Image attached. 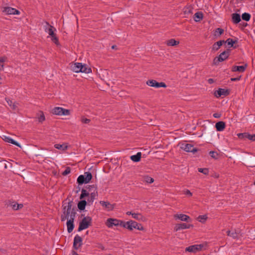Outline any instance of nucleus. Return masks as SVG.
<instances>
[{
  "label": "nucleus",
  "instance_id": "f257e3e1",
  "mask_svg": "<svg viewBox=\"0 0 255 255\" xmlns=\"http://www.w3.org/2000/svg\"><path fill=\"white\" fill-rule=\"evenodd\" d=\"M72 201L68 202L67 205H65L66 203H64L63 205V214L61 215V219L62 221H64L68 220L69 218H71L72 213L74 212L75 216H76V212L74 208L72 209Z\"/></svg>",
  "mask_w": 255,
  "mask_h": 255
},
{
  "label": "nucleus",
  "instance_id": "f03ea898",
  "mask_svg": "<svg viewBox=\"0 0 255 255\" xmlns=\"http://www.w3.org/2000/svg\"><path fill=\"white\" fill-rule=\"evenodd\" d=\"M120 226L129 230V231H132L133 229H135L139 231H142L144 230L141 224H138L136 222L132 220L121 222Z\"/></svg>",
  "mask_w": 255,
  "mask_h": 255
},
{
  "label": "nucleus",
  "instance_id": "7ed1b4c3",
  "mask_svg": "<svg viewBox=\"0 0 255 255\" xmlns=\"http://www.w3.org/2000/svg\"><path fill=\"white\" fill-rule=\"evenodd\" d=\"M92 220V218L90 216L84 217L79 223L78 231L81 232L89 228L91 225Z\"/></svg>",
  "mask_w": 255,
  "mask_h": 255
},
{
  "label": "nucleus",
  "instance_id": "20e7f679",
  "mask_svg": "<svg viewBox=\"0 0 255 255\" xmlns=\"http://www.w3.org/2000/svg\"><path fill=\"white\" fill-rule=\"evenodd\" d=\"M229 49L222 52L218 56L215 57L213 61V64L218 65L219 62H221L227 59L230 55Z\"/></svg>",
  "mask_w": 255,
  "mask_h": 255
},
{
  "label": "nucleus",
  "instance_id": "39448f33",
  "mask_svg": "<svg viewBox=\"0 0 255 255\" xmlns=\"http://www.w3.org/2000/svg\"><path fill=\"white\" fill-rule=\"evenodd\" d=\"M146 84L150 87L158 88L160 87L166 88V85L164 82H158L155 80H149L146 81Z\"/></svg>",
  "mask_w": 255,
  "mask_h": 255
},
{
  "label": "nucleus",
  "instance_id": "423d86ee",
  "mask_svg": "<svg viewBox=\"0 0 255 255\" xmlns=\"http://www.w3.org/2000/svg\"><path fill=\"white\" fill-rule=\"evenodd\" d=\"M75 220V214L74 212L72 213L71 216V218L69 220H67V231L69 233H70L72 232L74 228V221Z\"/></svg>",
  "mask_w": 255,
  "mask_h": 255
},
{
  "label": "nucleus",
  "instance_id": "0eeeda50",
  "mask_svg": "<svg viewBox=\"0 0 255 255\" xmlns=\"http://www.w3.org/2000/svg\"><path fill=\"white\" fill-rule=\"evenodd\" d=\"M203 247L204 246L202 244L192 245L187 247L185 249V251L192 253H196L198 251H201Z\"/></svg>",
  "mask_w": 255,
  "mask_h": 255
},
{
  "label": "nucleus",
  "instance_id": "6e6552de",
  "mask_svg": "<svg viewBox=\"0 0 255 255\" xmlns=\"http://www.w3.org/2000/svg\"><path fill=\"white\" fill-rule=\"evenodd\" d=\"M181 148L186 152L195 153L198 149L194 147L193 145L188 143H184L181 145Z\"/></svg>",
  "mask_w": 255,
  "mask_h": 255
},
{
  "label": "nucleus",
  "instance_id": "1a4fd4ad",
  "mask_svg": "<svg viewBox=\"0 0 255 255\" xmlns=\"http://www.w3.org/2000/svg\"><path fill=\"white\" fill-rule=\"evenodd\" d=\"M121 222H124L116 219L109 218L107 220L106 225L109 228H111L114 226H120Z\"/></svg>",
  "mask_w": 255,
  "mask_h": 255
},
{
  "label": "nucleus",
  "instance_id": "9d476101",
  "mask_svg": "<svg viewBox=\"0 0 255 255\" xmlns=\"http://www.w3.org/2000/svg\"><path fill=\"white\" fill-rule=\"evenodd\" d=\"M82 245V239L78 235H76L74 239L73 248L77 250Z\"/></svg>",
  "mask_w": 255,
  "mask_h": 255
},
{
  "label": "nucleus",
  "instance_id": "9b49d317",
  "mask_svg": "<svg viewBox=\"0 0 255 255\" xmlns=\"http://www.w3.org/2000/svg\"><path fill=\"white\" fill-rule=\"evenodd\" d=\"M229 94V90L222 88H219L218 90L216 91L214 93L215 96L217 98L220 97L222 96H227Z\"/></svg>",
  "mask_w": 255,
  "mask_h": 255
},
{
  "label": "nucleus",
  "instance_id": "f8f14e48",
  "mask_svg": "<svg viewBox=\"0 0 255 255\" xmlns=\"http://www.w3.org/2000/svg\"><path fill=\"white\" fill-rule=\"evenodd\" d=\"M2 12L7 14H18L19 11L15 8L11 7H4L3 8Z\"/></svg>",
  "mask_w": 255,
  "mask_h": 255
},
{
  "label": "nucleus",
  "instance_id": "ddd939ff",
  "mask_svg": "<svg viewBox=\"0 0 255 255\" xmlns=\"http://www.w3.org/2000/svg\"><path fill=\"white\" fill-rule=\"evenodd\" d=\"M100 204L108 211L113 210L115 207L114 204H112L109 202L104 201H101Z\"/></svg>",
  "mask_w": 255,
  "mask_h": 255
},
{
  "label": "nucleus",
  "instance_id": "4468645a",
  "mask_svg": "<svg viewBox=\"0 0 255 255\" xmlns=\"http://www.w3.org/2000/svg\"><path fill=\"white\" fill-rule=\"evenodd\" d=\"M193 225L190 224H187L186 223H181L177 224L174 228L176 231L180 230L181 229H189L192 227Z\"/></svg>",
  "mask_w": 255,
  "mask_h": 255
},
{
  "label": "nucleus",
  "instance_id": "2eb2a0df",
  "mask_svg": "<svg viewBox=\"0 0 255 255\" xmlns=\"http://www.w3.org/2000/svg\"><path fill=\"white\" fill-rule=\"evenodd\" d=\"M82 68V63L76 62L71 66V69L73 72L76 73L80 72L81 69Z\"/></svg>",
  "mask_w": 255,
  "mask_h": 255
},
{
  "label": "nucleus",
  "instance_id": "dca6fc26",
  "mask_svg": "<svg viewBox=\"0 0 255 255\" xmlns=\"http://www.w3.org/2000/svg\"><path fill=\"white\" fill-rule=\"evenodd\" d=\"M247 67V64H246L243 66H233L232 68V71L233 72H244Z\"/></svg>",
  "mask_w": 255,
  "mask_h": 255
},
{
  "label": "nucleus",
  "instance_id": "f3484780",
  "mask_svg": "<svg viewBox=\"0 0 255 255\" xmlns=\"http://www.w3.org/2000/svg\"><path fill=\"white\" fill-rule=\"evenodd\" d=\"M224 43H225V41L224 40L214 43L212 46V50L214 51H217Z\"/></svg>",
  "mask_w": 255,
  "mask_h": 255
},
{
  "label": "nucleus",
  "instance_id": "a211bd4d",
  "mask_svg": "<svg viewBox=\"0 0 255 255\" xmlns=\"http://www.w3.org/2000/svg\"><path fill=\"white\" fill-rule=\"evenodd\" d=\"M174 218L179 219L182 221L188 222V220L190 219V217L185 214H175L174 215Z\"/></svg>",
  "mask_w": 255,
  "mask_h": 255
},
{
  "label": "nucleus",
  "instance_id": "6ab92c4d",
  "mask_svg": "<svg viewBox=\"0 0 255 255\" xmlns=\"http://www.w3.org/2000/svg\"><path fill=\"white\" fill-rule=\"evenodd\" d=\"M225 123L223 121L217 122L215 125L216 130L218 131H223L225 129Z\"/></svg>",
  "mask_w": 255,
  "mask_h": 255
},
{
  "label": "nucleus",
  "instance_id": "aec40b11",
  "mask_svg": "<svg viewBox=\"0 0 255 255\" xmlns=\"http://www.w3.org/2000/svg\"><path fill=\"white\" fill-rule=\"evenodd\" d=\"M90 196L87 199V204H92L96 197L98 196V192H91L90 194Z\"/></svg>",
  "mask_w": 255,
  "mask_h": 255
},
{
  "label": "nucleus",
  "instance_id": "412c9836",
  "mask_svg": "<svg viewBox=\"0 0 255 255\" xmlns=\"http://www.w3.org/2000/svg\"><path fill=\"white\" fill-rule=\"evenodd\" d=\"M3 139L6 142L13 144L14 145H15L18 146V147H20V145L19 144V143H18L17 141H15L14 139H13L12 138H11L10 137L4 136Z\"/></svg>",
  "mask_w": 255,
  "mask_h": 255
},
{
  "label": "nucleus",
  "instance_id": "4be33fe9",
  "mask_svg": "<svg viewBox=\"0 0 255 255\" xmlns=\"http://www.w3.org/2000/svg\"><path fill=\"white\" fill-rule=\"evenodd\" d=\"M232 18L233 22L235 24L239 23L241 20L240 15L237 13L232 14Z\"/></svg>",
  "mask_w": 255,
  "mask_h": 255
},
{
  "label": "nucleus",
  "instance_id": "5701e85b",
  "mask_svg": "<svg viewBox=\"0 0 255 255\" xmlns=\"http://www.w3.org/2000/svg\"><path fill=\"white\" fill-rule=\"evenodd\" d=\"M87 202L85 200H81L80 201L78 202L77 206L80 210L83 211L85 210V207L87 205Z\"/></svg>",
  "mask_w": 255,
  "mask_h": 255
},
{
  "label": "nucleus",
  "instance_id": "b1692460",
  "mask_svg": "<svg viewBox=\"0 0 255 255\" xmlns=\"http://www.w3.org/2000/svg\"><path fill=\"white\" fill-rule=\"evenodd\" d=\"M141 157V153L139 152H137L135 155H133L130 156V159L135 162H139Z\"/></svg>",
  "mask_w": 255,
  "mask_h": 255
},
{
  "label": "nucleus",
  "instance_id": "393cba45",
  "mask_svg": "<svg viewBox=\"0 0 255 255\" xmlns=\"http://www.w3.org/2000/svg\"><path fill=\"white\" fill-rule=\"evenodd\" d=\"M238 42V38H236L235 40H234L232 38H228L226 41H225V43H227L228 45H230L231 47H233L234 48H236L237 47L236 46H234V44L237 43Z\"/></svg>",
  "mask_w": 255,
  "mask_h": 255
},
{
  "label": "nucleus",
  "instance_id": "a878e982",
  "mask_svg": "<svg viewBox=\"0 0 255 255\" xmlns=\"http://www.w3.org/2000/svg\"><path fill=\"white\" fill-rule=\"evenodd\" d=\"M86 188L88 189V192H89V194L91 192H97V187L96 185L93 184V185H88L86 186Z\"/></svg>",
  "mask_w": 255,
  "mask_h": 255
},
{
  "label": "nucleus",
  "instance_id": "bb28decb",
  "mask_svg": "<svg viewBox=\"0 0 255 255\" xmlns=\"http://www.w3.org/2000/svg\"><path fill=\"white\" fill-rule=\"evenodd\" d=\"M203 13L201 11L197 12L194 14V20L195 21H200L201 20L203 19Z\"/></svg>",
  "mask_w": 255,
  "mask_h": 255
},
{
  "label": "nucleus",
  "instance_id": "cd10ccee",
  "mask_svg": "<svg viewBox=\"0 0 255 255\" xmlns=\"http://www.w3.org/2000/svg\"><path fill=\"white\" fill-rule=\"evenodd\" d=\"M91 69L86 64H82V68L81 69L80 72L88 74L91 73Z\"/></svg>",
  "mask_w": 255,
  "mask_h": 255
},
{
  "label": "nucleus",
  "instance_id": "c85d7f7f",
  "mask_svg": "<svg viewBox=\"0 0 255 255\" xmlns=\"http://www.w3.org/2000/svg\"><path fill=\"white\" fill-rule=\"evenodd\" d=\"M84 175H80L77 178V182L79 185H82L84 183H87L86 180Z\"/></svg>",
  "mask_w": 255,
  "mask_h": 255
},
{
  "label": "nucleus",
  "instance_id": "c756f323",
  "mask_svg": "<svg viewBox=\"0 0 255 255\" xmlns=\"http://www.w3.org/2000/svg\"><path fill=\"white\" fill-rule=\"evenodd\" d=\"M63 110V108L61 107H55L52 110V113L56 115H59V116H62V111Z\"/></svg>",
  "mask_w": 255,
  "mask_h": 255
},
{
  "label": "nucleus",
  "instance_id": "7c9ffc66",
  "mask_svg": "<svg viewBox=\"0 0 255 255\" xmlns=\"http://www.w3.org/2000/svg\"><path fill=\"white\" fill-rule=\"evenodd\" d=\"M179 43L178 41L175 40L174 39H171L166 41V44L168 46H176Z\"/></svg>",
  "mask_w": 255,
  "mask_h": 255
},
{
  "label": "nucleus",
  "instance_id": "2f4dec72",
  "mask_svg": "<svg viewBox=\"0 0 255 255\" xmlns=\"http://www.w3.org/2000/svg\"><path fill=\"white\" fill-rule=\"evenodd\" d=\"M6 205L7 207H11L14 210H17V209L16 208L17 203L15 201L8 200L6 203Z\"/></svg>",
  "mask_w": 255,
  "mask_h": 255
},
{
  "label": "nucleus",
  "instance_id": "473e14b6",
  "mask_svg": "<svg viewBox=\"0 0 255 255\" xmlns=\"http://www.w3.org/2000/svg\"><path fill=\"white\" fill-rule=\"evenodd\" d=\"M132 217L138 221H143L144 219V217L140 213H133L132 214Z\"/></svg>",
  "mask_w": 255,
  "mask_h": 255
},
{
  "label": "nucleus",
  "instance_id": "72a5a7b5",
  "mask_svg": "<svg viewBox=\"0 0 255 255\" xmlns=\"http://www.w3.org/2000/svg\"><path fill=\"white\" fill-rule=\"evenodd\" d=\"M90 195L89 192L86 189H82L81 190V194L80 196V199L83 200L85 197L88 196Z\"/></svg>",
  "mask_w": 255,
  "mask_h": 255
},
{
  "label": "nucleus",
  "instance_id": "f704fd0d",
  "mask_svg": "<svg viewBox=\"0 0 255 255\" xmlns=\"http://www.w3.org/2000/svg\"><path fill=\"white\" fill-rule=\"evenodd\" d=\"M54 147L56 149L61 150L63 151L67 149V145L66 144H56L54 145Z\"/></svg>",
  "mask_w": 255,
  "mask_h": 255
},
{
  "label": "nucleus",
  "instance_id": "c9c22d12",
  "mask_svg": "<svg viewBox=\"0 0 255 255\" xmlns=\"http://www.w3.org/2000/svg\"><path fill=\"white\" fill-rule=\"evenodd\" d=\"M51 36V40L57 45L59 44L58 38L56 36V34L53 32V35H49Z\"/></svg>",
  "mask_w": 255,
  "mask_h": 255
},
{
  "label": "nucleus",
  "instance_id": "e433bc0d",
  "mask_svg": "<svg viewBox=\"0 0 255 255\" xmlns=\"http://www.w3.org/2000/svg\"><path fill=\"white\" fill-rule=\"evenodd\" d=\"M227 234L228 236L231 237L234 239L238 238V234L236 231L231 232V231L229 230L227 232Z\"/></svg>",
  "mask_w": 255,
  "mask_h": 255
},
{
  "label": "nucleus",
  "instance_id": "4c0bfd02",
  "mask_svg": "<svg viewBox=\"0 0 255 255\" xmlns=\"http://www.w3.org/2000/svg\"><path fill=\"white\" fill-rule=\"evenodd\" d=\"M224 32V29L221 28H216L215 30L214 35L216 37L220 36Z\"/></svg>",
  "mask_w": 255,
  "mask_h": 255
},
{
  "label": "nucleus",
  "instance_id": "58836bf2",
  "mask_svg": "<svg viewBox=\"0 0 255 255\" xmlns=\"http://www.w3.org/2000/svg\"><path fill=\"white\" fill-rule=\"evenodd\" d=\"M193 8L191 5L186 6L184 8V12L185 14H189L192 13Z\"/></svg>",
  "mask_w": 255,
  "mask_h": 255
},
{
  "label": "nucleus",
  "instance_id": "ea45409f",
  "mask_svg": "<svg viewBox=\"0 0 255 255\" xmlns=\"http://www.w3.org/2000/svg\"><path fill=\"white\" fill-rule=\"evenodd\" d=\"M84 175L85 176V177L86 180V182L87 183H89L92 178V175L91 173L90 172H85Z\"/></svg>",
  "mask_w": 255,
  "mask_h": 255
},
{
  "label": "nucleus",
  "instance_id": "a19ab883",
  "mask_svg": "<svg viewBox=\"0 0 255 255\" xmlns=\"http://www.w3.org/2000/svg\"><path fill=\"white\" fill-rule=\"evenodd\" d=\"M251 14L247 12H244L242 15V19L246 21H249L251 18Z\"/></svg>",
  "mask_w": 255,
  "mask_h": 255
},
{
  "label": "nucleus",
  "instance_id": "79ce46f5",
  "mask_svg": "<svg viewBox=\"0 0 255 255\" xmlns=\"http://www.w3.org/2000/svg\"><path fill=\"white\" fill-rule=\"evenodd\" d=\"M56 30V28L51 25L48 28H47L46 30H45V31L46 32H47L49 34V35H53V32H54Z\"/></svg>",
  "mask_w": 255,
  "mask_h": 255
},
{
  "label": "nucleus",
  "instance_id": "37998d69",
  "mask_svg": "<svg viewBox=\"0 0 255 255\" xmlns=\"http://www.w3.org/2000/svg\"><path fill=\"white\" fill-rule=\"evenodd\" d=\"M6 162L5 160H0V168L4 169L7 168Z\"/></svg>",
  "mask_w": 255,
  "mask_h": 255
},
{
  "label": "nucleus",
  "instance_id": "c03bdc74",
  "mask_svg": "<svg viewBox=\"0 0 255 255\" xmlns=\"http://www.w3.org/2000/svg\"><path fill=\"white\" fill-rule=\"evenodd\" d=\"M144 180L147 183H152L154 182V179L148 176H145L144 177Z\"/></svg>",
  "mask_w": 255,
  "mask_h": 255
},
{
  "label": "nucleus",
  "instance_id": "a18cd8bd",
  "mask_svg": "<svg viewBox=\"0 0 255 255\" xmlns=\"http://www.w3.org/2000/svg\"><path fill=\"white\" fill-rule=\"evenodd\" d=\"M38 120L39 123H42L45 121V118L44 114L42 112H40V115L38 116Z\"/></svg>",
  "mask_w": 255,
  "mask_h": 255
},
{
  "label": "nucleus",
  "instance_id": "49530a36",
  "mask_svg": "<svg viewBox=\"0 0 255 255\" xmlns=\"http://www.w3.org/2000/svg\"><path fill=\"white\" fill-rule=\"evenodd\" d=\"M207 216L206 215H200L197 218L198 221L202 222V223H204L207 220Z\"/></svg>",
  "mask_w": 255,
  "mask_h": 255
},
{
  "label": "nucleus",
  "instance_id": "de8ad7c7",
  "mask_svg": "<svg viewBox=\"0 0 255 255\" xmlns=\"http://www.w3.org/2000/svg\"><path fill=\"white\" fill-rule=\"evenodd\" d=\"M209 154L213 158L216 159H218L219 156V154L217 152L214 151H210Z\"/></svg>",
  "mask_w": 255,
  "mask_h": 255
},
{
  "label": "nucleus",
  "instance_id": "09e8293b",
  "mask_svg": "<svg viewBox=\"0 0 255 255\" xmlns=\"http://www.w3.org/2000/svg\"><path fill=\"white\" fill-rule=\"evenodd\" d=\"M198 170L199 172L202 173L205 175H208L209 173V169L208 168H198Z\"/></svg>",
  "mask_w": 255,
  "mask_h": 255
},
{
  "label": "nucleus",
  "instance_id": "8fccbe9b",
  "mask_svg": "<svg viewBox=\"0 0 255 255\" xmlns=\"http://www.w3.org/2000/svg\"><path fill=\"white\" fill-rule=\"evenodd\" d=\"M246 138H248L252 141L255 140V134H250L249 133H247Z\"/></svg>",
  "mask_w": 255,
  "mask_h": 255
},
{
  "label": "nucleus",
  "instance_id": "3c124183",
  "mask_svg": "<svg viewBox=\"0 0 255 255\" xmlns=\"http://www.w3.org/2000/svg\"><path fill=\"white\" fill-rule=\"evenodd\" d=\"M71 172V168L70 167H67L65 169V170H64V171H63V172L62 173V175L63 176H66L67 175H68V174H69Z\"/></svg>",
  "mask_w": 255,
  "mask_h": 255
},
{
  "label": "nucleus",
  "instance_id": "603ef678",
  "mask_svg": "<svg viewBox=\"0 0 255 255\" xmlns=\"http://www.w3.org/2000/svg\"><path fill=\"white\" fill-rule=\"evenodd\" d=\"M62 115H70V111L67 109H65L63 108V110L62 111Z\"/></svg>",
  "mask_w": 255,
  "mask_h": 255
},
{
  "label": "nucleus",
  "instance_id": "864d4df0",
  "mask_svg": "<svg viewBox=\"0 0 255 255\" xmlns=\"http://www.w3.org/2000/svg\"><path fill=\"white\" fill-rule=\"evenodd\" d=\"M44 31L45 30H46V29L47 28H48L50 26H51L49 23V22H48L47 21H44Z\"/></svg>",
  "mask_w": 255,
  "mask_h": 255
},
{
  "label": "nucleus",
  "instance_id": "5fc2aeb1",
  "mask_svg": "<svg viewBox=\"0 0 255 255\" xmlns=\"http://www.w3.org/2000/svg\"><path fill=\"white\" fill-rule=\"evenodd\" d=\"M90 121L91 120L90 119L87 118H83L81 119V122L84 124H88L90 123Z\"/></svg>",
  "mask_w": 255,
  "mask_h": 255
},
{
  "label": "nucleus",
  "instance_id": "6e6d98bb",
  "mask_svg": "<svg viewBox=\"0 0 255 255\" xmlns=\"http://www.w3.org/2000/svg\"><path fill=\"white\" fill-rule=\"evenodd\" d=\"M246 135H247V133H239V134H238V137H239L240 138H246Z\"/></svg>",
  "mask_w": 255,
  "mask_h": 255
},
{
  "label": "nucleus",
  "instance_id": "4d7b16f0",
  "mask_svg": "<svg viewBox=\"0 0 255 255\" xmlns=\"http://www.w3.org/2000/svg\"><path fill=\"white\" fill-rule=\"evenodd\" d=\"M97 247L99 249H100L102 251H104L105 250V247L101 244H98Z\"/></svg>",
  "mask_w": 255,
  "mask_h": 255
},
{
  "label": "nucleus",
  "instance_id": "13d9d810",
  "mask_svg": "<svg viewBox=\"0 0 255 255\" xmlns=\"http://www.w3.org/2000/svg\"><path fill=\"white\" fill-rule=\"evenodd\" d=\"M241 78V76H239V77H236V78H231V81H239L240 80Z\"/></svg>",
  "mask_w": 255,
  "mask_h": 255
},
{
  "label": "nucleus",
  "instance_id": "bf43d9fd",
  "mask_svg": "<svg viewBox=\"0 0 255 255\" xmlns=\"http://www.w3.org/2000/svg\"><path fill=\"white\" fill-rule=\"evenodd\" d=\"M221 116V114L218 113H216L213 114V117L215 118H220Z\"/></svg>",
  "mask_w": 255,
  "mask_h": 255
},
{
  "label": "nucleus",
  "instance_id": "052dcab7",
  "mask_svg": "<svg viewBox=\"0 0 255 255\" xmlns=\"http://www.w3.org/2000/svg\"><path fill=\"white\" fill-rule=\"evenodd\" d=\"M6 60V58L5 57H0V63L1 64L4 62Z\"/></svg>",
  "mask_w": 255,
  "mask_h": 255
},
{
  "label": "nucleus",
  "instance_id": "680f3d73",
  "mask_svg": "<svg viewBox=\"0 0 255 255\" xmlns=\"http://www.w3.org/2000/svg\"><path fill=\"white\" fill-rule=\"evenodd\" d=\"M23 207V205L22 204H18V203H17L16 208L17 209V210L22 208Z\"/></svg>",
  "mask_w": 255,
  "mask_h": 255
},
{
  "label": "nucleus",
  "instance_id": "e2e57ef3",
  "mask_svg": "<svg viewBox=\"0 0 255 255\" xmlns=\"http://www.w3.org/2000/svg\"><path fill=\"white\" fill-rule=\"evenodd\" d=\"M208 82L209 84H212L214 83V80L213 79L210 78L208 80Z\"/></svg>",
  "mask_w": 255,
  "mask_h": 255
},
{
  "label": "nucleus",
  "instance_id": "0e129e2a",
  "mask_svg": "<svg viewBox=\"0 0 255 255\" xmlns=\"http://www.w3.org/2000/svg\"><path fill=\"white\" fill-rule=\"evenodd\" d=\"M6 101H7V104H8V105L9 106H11V104H12V101L11 100H8Z\"/></svg>",
  "mask_w": 255,
  "mask_h": 255
},
{
  "label": "nucleus",
  "instance_id": "69168bd1",
  "mask_svg": "<svg viewBox=\"0 0 255 255\" xmlns=\"http://www.w3.org/2000/svg\"><path fill=\"white\" fill-rule=\"evenodd\" d=\"M186 195H190V196H191V195H192V193H191V192L189 190H187L186 191Z\"/></svg>",
  "mask_w": 255,
  "mask_h": 255
},
{
  "label": "nucleus",
  "instance_id": "338daca9",
  "mask_svg": "<svg viewBox=\"0 0 255 255\" xmlns=\"http://www.w3.org/2000/svg\"><path fill=\"white\" fill-rule=\"evenodd\" d=\"M133 213H132L130 211H128L127 213H126V214L128 215H131L132 216V214H133Z\"/></svg>",
  "mask_w": 255,
  "mask_h": 255
},
{
  "label": "nucleus",
  "instance_id": "774afa93",
  "mask_svg": "<svg viewBox=\"0 0 255 255\" xmlns=\"http://www.w3.org/2000/svg\"><path fill=\"white\" fill-rule=\"evenodd\" d=\"M72 255H79L77 254V253H76V252L75 251H73L72 252Z\"/></svg>",
  "mask_w": 255,
  "mask_h": 255
}]
</instances>
